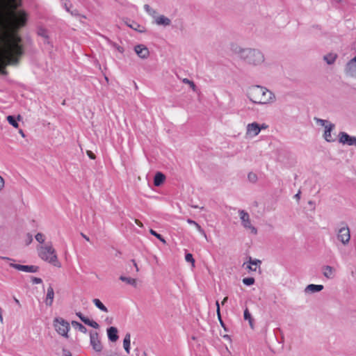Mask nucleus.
<instances>
[{
    "label": "nucleus",
    "instance_id": "nucleus-1",
    "mask_svg": "<svg viewBox=\"0 0 356 356\" xmlns=\"http://www.w3.org/2000/svg\"><path fill=\"white\" fill-rule=\"evenodd\" d=\"M23 54L22 38L17 35H13L0 48V65H17Z\"/></svg>",
    "mask_w": 356,
    "mask_h": 356
},
{
    "label": "nucleus",
    "instance_id": "nucleus-2",
    "mask_svg": "<svg viewBox=\"0 0 356 356\" xmlns=\"http://www.w3.org/2000/svg\"><path fill=\"white\" fill-rule=\"evenodd\" d=\"M249 99L256 104H266L275 99V95L266 88L260 86H252L248 90Z\"/></svg>",
    "mask_w": 356,
    "mask_h": 356
},
{
    "label": "nucleus",
    "instance_id": "nucleus-3",
    "mask_svg": "<svg viewBox=\"0 0 356 356\" xmlns=\"http://www.w3.org/2000/svg\"><path fill=\"white\" fill-rule=\"evenodd\" d=\"M235 52L248 65L257 66L262 64L265 60L264 54L257 49L239 47Z\"/></svg>",
    "mask_w": 356,
    "mask_h": 356
},
{
    "label": "nucleus",
    "instance_id": "nucleus-4",
    "mask_svg": "<svg viewBox=\"0 0 356 356\" xmlns=\"http://www.w3.org/2000/svg\"><path fill=\"white\" fill-rule=\"evenodd\" d=\"M38 255L44 261H47L55 266L60 267L55 249L51 244L41 246L38 249Z\"/></svg>",
    "mask_w": 356,
    "mask_h": 356
},
{
    "label": "nucleus",
    "instance_id": "nucleus-5",
    "mask_svg": "<svg viewBox=\"0 0 356 356\" xmlns=\"http://www.w3.org/2000/svg\"><path fill=\"white\" fill-rule=\"evenodd\" d=\"M54 327L59 334L65 338H68V332L70 330V325L67 321L61 317H56L54 320Z\"/></svg>",
    "mask_w": 356,
    "mask_h": 356
},
{
    "label": "nucleus",
    "instance_id": "nucleus-6",
    "mask_svg": "<svg viewBox=\"0 0 356 356\" xmlns=\"http://www.w3.org/2000/svg\"><path fill=\"white\" fill-rule=\"evenodd\" d=\"M240 218L241 220V225L245 228L250 229L251 232L254 234L257 233V229L251 224L250 216L248 212L244 210L238 211Z\"/></svg>",
    "mask_w": 356,
    "mask_h": 356
},
{
    "label": "nucleus",
    "instance_id": "nucleus-7",
    "mask_svg": "<svg viewBox=\"0 0 356 356\" xmlns=\"http://www.w3.org/2000/svg\"><path fill=\"white\" fill-rule=\"evenodd\" d=\"M90 343L95 352L100 353L103 349V346L99 339V334L97 332H90Z\"/></svg>",
    "mask_w": 356,
    "mask_h": 356
},
{
    "label": "nucleus",
    "instance_id": "nucleus-8",
    "mask_svg": "<svg viewBox=\"0 0 356 356\" xmlns=\"http://www.w3.org/2000/svg\"><path fill=\"white\" fill-rule=\"evenodd\" d=\"M338 239L344 245L348 244L350 239V229L346 225L341 227L337 234Z\"/></svg>",
    "mask_w": 356,
    "mask_h": 356
},
{
    "label": "nucleus",
    "instance_id": "nucleus-9",
    "mask_svg": "<svg viewBox=\"0 0 356 356\" xmlns=\"http://www.w3.org/2000/svg\"><path fill=\"white\" fill-rule=\"evenodd\" d=\"M10 266L18 270L27 273H37L39 270L38 266L33 265L28 266L11 263L10 264Z\"/></svg>",
    "mask_w": 356,
    "mask_h": 356
},
{
    "label": "nucleus",
    "instance_id": "nucleus-10",
    "mask_svg": "<svg viewBox=\"0 0 356 356\" xmlns=\"http://www.w3.org/2000/svg\"><path fill=\"white\" fill-rule=\"evenodd\" d=\"M339 143L343 144H347L348 145H355L356 146V137L351 136L348 135L346 132H340L339 134Z\"/></svg>",
    "mask_w": 356,
    "mask_h": 356
},
{
    "label": "nucleus",
    "instance_id": "nucleus-11",
    "mask_svg": "<svg viewBox=\"0 0 356 356\" xmlns=\"http://www.w3.org/2000/svg\"><path fill=\"white\" fill-rule=\"evenodd\" d=\"M346 72L348 76H356V56L346 64Z\"/></svg>",
    "mask_w": 356,
    "mask_h": 356
},
{
    "label": "nucleus",
    "instance_id": "nucleus-12",
    "mask_svg": "<svg viewBox=\"0 0 356 356\" xmlns=\"http://www.w3.org/2000/svg\"><path fill=\"white\" fill-rule=\"evenodd\" d=\"M134 51L141 58H147L149 55V49L144 44H138L135 46Z\"/></svg>",
    "mask_w": 356,
    "mask_h": 356
},
{
    "label": "nucleus",
    "instance_id": "nucleus-13",
    "mask_svg": "<svg viewBox=\"0 0 356 356\" xmlns=\"http://www.w3.org/2000/svg\"><path fill=\"white\" fill-rule=\"evenodd\" d=\"M261 131L260 125L257 122L248 124L247 126V134L252 136H257Z\"/></svg>",
    "mask_w": 356,
    "mask_h": 356
},
{
    "label": "nucleus",
    "instance_id": "nucleus-14",
    "mask_svg": "<svg viewBox=\"0 0 356 356\" xmlns=\"http://www.w3.org/2000/svg\"><path fill=\"white\" fill-rule=\"evenodd\" d=\"M334 124L332 123H330L328 125L325 126L323 137L327 142L330 143L334 142L335 140V139L331 135V132L334 129Z\"/></svg>",
    "mask_w": 356,
    "mask_h": 356
},
{
    "label": "nucleus",
    "instance_id": "nucleus-15",
    "mask_svg": "<svg viewBox=\"0 0 356 356\" xmlns=\"http://www.w3.org/2000/svg\"><path fill=\"white\" fill-rule=\"evenodd\" d=\"M107 335L111 341L115 342L119 338L118 329L115 327H109L107 329Z\"/></svg>",
    "mask_w": 356,
    "mask_h": 356
},
{
    "label": "nucleus",
    "instance_id": "nucleus-16",
    "mask_svg": "<svg viewBox=\"0 0 356 356\" xmlns=\"http://www.w3.org/2000/svg\"><path fill=\"white\" fill-rule=\"evenodd\" d=\"M54 298V291L53 287L50 285L47 288L45 303L47 306H51Z\"/></svg>",
    "mask_w": 356,
    "mask_h": 356
},
{
    "label": "nucleus",
    "instance_id": "nucleus-17",
    "mask_svg": "<svg viewBox=\"0 0 356 356\" xmlns=\"http://www.w3.org/2000/svg\"><path fill=\"white\" fill-rule=\"evenodd\" d=\"M155 22L157 25H163L167 26L170 25L171 20L164 15H160L155 17Z\"/></svg>",
    "mask_w": 356,
    "mask_h": 356
},
{
    "label": "nucleus",
    "instance_id": "nucleus-18",
    "mask_svg": "<svg viewBox=\"0 0 356 356\" xmlns=\"http://www.w3.org/2000/svg\"><path fill=\"white\" fill-rule=\"evenodd\" d=\"M323 289V286L321 284H311L306 286L305 291V293H315L319 292Z\"/></svg>",
    "mask_w": 356,
    "mask_h": 356
},
{
    "label": "nucleus",
    "instance_id": "nucleus-19",
    "mask_svg": "<svg viewBox=\"0 0 356 356\" xmlns=\"http://www.w3.org/2000/svg\"><path fill=\"white\" fill-rule=\"evenodd\" d=\"M165 176L161 172H157L154 177V184L155 186H161L165 181Z\"/></svg>",
    "mask_w": 356,
    "mask_h": 356
},
{
    "label": "nucleus",
    "instance_id": "nucleus-20",
    "mask_svg": "<svg viewBox=\"0 0 356 356\" xmlns=\"http://www.w3.org/2000/svg\"><path fill=\"white\" fill-rule=\"evenodd\" d=\"M243 318L245 321H248L250 327L254 329V318L247 307L244 310Z\"/></svg>",
    "mask_w": 356,
    "mask_h": 356
},
{
    "label": "nucleus",
    "instance_id": "nucleus-21",
    "mask_svg": "<svg viewBox=\"0 0 356 356\" xmlns=\"http://www.w3.org/2000/svg\"><path fill=\"white\" fill-rule=\"evenodd\" d=\"M130 341H131V334H130V333L128 332L125 334V337L123 340L124 348L125 351L127 352V353H128V354L130 353Z\"/></svg>",
    "mask_w": 356,
    "mask_h": 356
},
{
    "label": "nucleus",
    "instance_id": "nucleus-22",
    "mask_svg": "<svg viewBox=\"0 0 356 356\" xmlns=\"http://www.w3.org/2000/svg\"><path fill=\"white\" fill-rule=\"evenodd\" d=\"M21 115H17V118H15L14 115H8L7 116V120L10 124L13 126L15 128H18L19 124L17 122L18 120H20Z\"/></svg>",
    "mask_w": 356,
    "mask_h": 356
},
{
    "label": "nucleus",
    "instance_id": "nucleus-23",
    "mask_svg": "<svg viewBox=\"0 0 356 356\" xmlns=\"http://www.w3.org/2000/svg\"><path fill=\"white\" fill-rule=\"evenodd\" d=\"M121 281L126 282L127 284L133 286L134 287L137 286V281L134 278L121 275L119 278Z\"/></svg>",
    "mask_w": 356,
    "mask_h": 356
},
{
    "label": "nucleus",
    "instance_id": "nucleus-24",
    "mask_svg": "<svg viewBox=\"0 0 356 356\" xmlns=\"http://www.w3.org/2000/svg\"><path fill=\"white\" fill-rule=\"evenodd\" d=\"M248 263L250 265L247 266V268L250 270L255 271L257 268H253L252 266H257L261 263V261L259 259H252V257H249Z\"/></svg>",
    "mask_w": 356,
    "mask_h": 356
},
{
    "label": "nucleus",
    "instance_id": "nucleus-25",
    "mask_svg": "<svg viewBox=\"0 0 356 356\" xmlns=\"http://www.w3.org/2000/svg\"><path fill=\"white\" fill-rule=\"evenodd\" d=\"M333 272L334 268L330 266H325L323 267V275L327 278H332L333 277Z\"/></svg>",
    "mask_w": 356,
    "mask_h": 356
},
{
    "label": "nucleus",
    "instance_id": "nucleus-26",
    "mask_svg": "<svg viewBox=\"0 0 356 356\" xmlns=\"http://www.w3.org/2000/svg\"><path fill=\"white\" fill-rule=\"evenodd\" d=\"M71 323L73 327H74L75 329H78L82 333L86 334L88 332L87 328L79 322L72 321Z\"/></svg>",
    "mask_w": 356,
    "mask_h": 356
},
{
    "label": "nucleus",
    "instance_id": "nucleus-27",
    "mask_svg": "<svg viewBox=\"0 0 356 356\" xmlns=\"http://www.w3.org/2000/svg\"><path fill=\"white\" fill-rule=\"evenodd\" d=\"M92 302L95 304V305L101 311L105 312H108L106 307L99 299L95 298L92 300Z\"/></svg>",
    "mask_w": 356,
    "mask_h": 356
},
{
    "label": "nucleus",
    "instance_id": "nucleus-28",
    "mask_svg": "<svg viewBox=\"0 0 356 356\" xmlns=\"http://www.w3.org/2000/svg\"><path fill=\"white\" fill-rule=\"evenodd\" d=\"M144 9L149 15H151L154 18L156 17V15L157 13L156 11L152 8L148 4H145L144 6Z\"/></svg>",
    "mask_w": 356,
    "mask_h": 356
},
{
    "label": "nucleus",
    "instance_id": "nucleus-29",
    "mask_svg": "<svg viewBox=\"0 0 356 356\" xmlns=\"http://www.w3.org/2000/svg\"><path fill=\"white\" fill-rule=\"evenodd\" d=\"M149 233L152 235V236H154L156 238H158L160 241H161L163 243H165L166 241L165 240V238L163 237V236L159 233H157L156 231H154V229H150L149 230Z\"/></svg>",
    "mask_w": 356,
    "mask_h": 356
},
{
    "label": "nucleus",
    "instance_id": "nucleus-30",
    "mask_svg": "<svg viewBox=\"0 0 356 356\" xmlns=\"http://www.w3.org/2000/svg\"><path fill=\"white\" fill-rule=\"evenodd\" d=\"M336 58V55L329 54L324 56V60L327 62V64L331 65L334 63Z\"/></svg>",
    "mask_w": 356,
    "mask_h": 356
},
{
    "label": "nucleus",
    "instance_id": "nucleus-31",
    "mask_svg": "<svg viewBox=\"0 0 356 356\" xmlns=\"http://www.w3.org/2000/svg\"><path fill=\"white\" fill-rule=\"evenodd\" d=\"M18 17H19V22H17L18 25L20 26H24L26 24V17L25 14L20 13L18 14Z\"/></svg>",
    "mask_w": 356,
    "mask_h": 356
},
{
    "label": "nucleus",
    "instance_id": "nucleus-32",
    "mask_svg": "<svg viewBox=\"0 0 356 356\" xmlns=\"http://www.w3.org/2000/svg\"><path fill=\"white\" fill-rule=\"evenodd\" d=\"M86 325H88V326H90L93 328H95V329H98L99 327V324L95 322V321L93 320H90V318H87L86 321L85 322Z\"/></svg>",
    "mask_w": 356,
    "mask_h": 356
},
{
    "label": "nucleus",
    "instance_id": "nucleus-33",
    "mask_svg": "<svg viewBox=\"0 0 356 356\" xmlns=\"http://www.w3.org/2000/svg\"><path fill=\"white\" fill-rule=\"evenodd\" d=\"M255 280L254 277H248L243 279V283L246 286H251L254 284Z\"/></svg>",
    "mask_w": 356,
    "mask_h": 356
},
{
    "label": "nucleus",
    "instance_id": "nucleus-34",
    "mask_svg": "<svg viewBox=\"0 0 356 356\" xmlns=\"http://www.w3.org/2000/svg\"><path fill=\"white\" fill-rule=\"evenodd\" d=\"M185 259L187 262L191 263L193 266H195V259L191 253H188V252L186 253Z\"/></svg>",
    "mask_w": 356,
    "mask_h": 356
},
{
    "label": "nucleus",
    "instance_id": "nucleus-35",
    "mask_svg": "<svg viewBox=\"0 0 356 356\" xmlns=\"http://www.w3.org/2000/svg\"><path fill=\"white\" fill-rule=\"evenodd\" d=\"M62 5L67 12H70L72 3L68 0H61Z\"/></svg>",
    "mask_w": 356,
    "mask_h": 356
},
{
    "label": "nucleus",
    "instance_id": "nucleus-36",
    "mask_svg": "<svg viewBox=\"0 0 356 356\" xmlns=\"http://www.w3.org/2000/svg\"><path fill=\"white\" fill-rule=\"evenodd\" d=\"M248 180L252 183H255L257 180V175L254 172H249L248 175Z\"/></svg>",
    "mask_w": 356,
    "mask_h": 356
},
{
    "label": "nucleus",
    "instance_id": "nucleus-37",
    "mask_svg": "<svg viewBox=\"0 0 356 356\" xmlns=\"http://www.w3.org/2000/svg\"><path fill=\"white\" fill-rule=\"evenodd\" d=\"M35 238L36 241L40 243H43L44 241V236L42 233H38L35 235Z\"/></svg>",
    "mask_w": 356,
    "mask_h": 356
},
{
    "label": "nucleus",
    "instance_id": "nucleus-38",
    "mask_svg": "<svg viewBox=\"0 0 356 356\" xmlns=\"http://www.w3.org/2000/svg\"><path fill=\"white\" fill-rule=\"evenodd\" d=\"M76 315L79 318V319L85 323L88 317L85 316L81 312H79L76 313Z\"/></svg>",
    "mask_w": 356,
    "mask_h": 356
},
{
    "label": "nucleus",
    "instance_id": "nucleus-39",
    "mask_svg": "<svg viewBox=\"0 0 356 356\" xmlns=\"http://www.w3.org/2000/svg\"><path fill=\"white\" fill-rule=\"evenodd\" d=\"M128 26L130 28L133 29L134 30L138 31L139 32H142L141 30L138 29V28L140 27V25L136 22H133V23L131 24H128Z\"/></svg>",
    "mask_w": 356,
    "mask_h": 356
},
{
    "label": "nucleus",
    "instance_id": "nucleus-40",
    "mask_svg": "<svg viewBox=\"0 0 356 356\" xmlns=\"http://www.w3.org/2000/svg\"><path fill=\"white\" fill-rule=\"evenodd\" d=\"M197 231L201 234H202L206 238H207V234H206V232H204V230L202 228V227L197 223L196 225H195Z\"/></svg>",
    "mask_w": 356,
    "mask_h": 356
},
{
    "label": "nucleus",
    "instance_id": "nucleus-41",
    "mask_svg": "<svg viewBox=\"0 0 356 356\" xmlns=\"http://www.w3.org/2000/svg\"><path fill=\"white\" fill-rule=\"evenodd\" d=\"M315 120L316 121V122H317L318 124H319L320 125L323 126V127H325V126H326V125H325V124H326V123H327V120H322V119H319V118H315Z\"/></svg>",
    "mask_w": 356,
    "mask_h": 356
},
{
    "label": "nucleus",
    "instance_id": "nucleus-42",
    "mask_svg": "<svg viewBox=\"0 0 356 356\" xmlns=\"http://www.w3.org/2000/svg\"><path fill=\"white\" fill-rule=\"evenodd\" d=\"M86 154H87V155L89 156V158H90V159H95L96 156H95V154L92 151H90V150H88V151L86 152Z\"/></svg>",
    "mask_w": 356,
    "mask_h": 356
},
{
    "label": "nucleus",
    "instance_id": "nucleus-43",
    "mask_svg": "<svg viewBox=\"0 0 356 356\" xmlns=\"http://www.w3.org/2000/svg\"><path fill=\"white\" fill-rule=\"evenodd\" d=\"M32 282L33 284H40L42 282V280L41 278H39V277H33Z\"/></svg>",
    "mask_w": 356,
    "mask_h": 356
},
{
    "label": "nucleus",
    "instance_id": "nucleus-44",
    "mask_svg": "<svg viewBox=\"0 0 356 356\" xmlns=\"http://www.w3.org/2000/svg\"><path fill=\"white\" fill-rule=\"evenodd\" d=\"M216 305L217 316H218V317H220V304L218 300L216 302Z\"/></svg>",
    "mask_w": 356,
    "mask_h": 356
},
{
    "label": "nucleus",
    "instance_id": "nucleus-45",
    "mask_svg": "<svg viewBox=\"0 0 356 356\" xmlns=\"http://www.w3.org/2000/svg\"><path fill=\"white\" fill-rule=\"evenodd\" d=\"M186 80L187 81V83H188L191 86V87L192 88V89L195 90L196 86L194 83V82L188 80V79H186Z\"/></svg>",
    "mask_w": 356,
    "mask_h": 356
},
{
    "label": "nucleus",
    "instance_id": "nucleus-46",
    "mask_svg": "<svg viewBox=\"0 0 356 356\" xmlns=\"http://www.w3.org/2000/svg\"><path fill=\"white\" fill-rule=\"evenodd\" d=\"M72 16H80L79 11L76 9H74L73 10H70V12H69Z\"/></svg>",
    "mask_w": 356,
    "mask_h": 356
},
{
    "label": "nucleus",
    "instance_id": "nucleus-47",
    "mask_svg": "<svg viewBox=\"0 0 356 356\" xmlns=\"http://www.w3.org/2000/svg\"><path fill=\"white\" fill-rule=\"evenodd\" d=\"M63 352L64 356H72V353H70V351L67 349L63 348Z\"/></svg>",
    "mask_w": 356,
    "mask_h": 356
},
{
    "label": "nucleus",
    "instance_id": "nucleus-48",
    "mask_svg": "<svg viewBox=\"0 0 356 356\" xmlns=\"http://www.w3.org/2000/svg\"><path fill=\"white\" fill-rule=\"evenodd\" d=\"M219 321H220V323L221 325V326L225 329L226 330V327H225V325L222 319V317H221V314H220V317H218Z\"/></svg>",
    "mask_w": 356,
    "mask_h": 356
},
{
    "label": "nucleus",
    "instance_id": "nucleus-49",
    "mask_svg": "<svg viewBox=\"0 0 356 356\" xmlns=\"http://www.w3.org/2000/svg\"><path fill=\"white\" fill-rule=\"evenodd\" d=\"M187 222H188V224H190V225H195V226L197 224V222H196L195 220H192V219H191V218H188V219L187 220Z\"/></svg>",
    "mask_w": 356,
    "mask_h": 356
},
{
    "label": "nucleus",
    "instance_id": "nucleus-50",
    "mask_svg": "<svg viewBox=\"0 0 356 356\" xmlns=\"http://www.w3.org/2000/svg\"><path fill=\"white\" fill-rule=\"evenodd\" d=\"M4 185V180L0 176V191L2 189Z\"/></svg>",
    "mask_w": 356,
    "mask_h": 356
},
{
    "label": "nucleus",
    "instance_id": "nucleus-51",
    "mask_svg": "<svg viewBox=\"0 0 356 356\" xmlns=\"http://www.w3.org/2000/svg\"><path fill=\"white\" fill-rule=\"evenodd\" d=\"M81 236L85 238L87 241H90L89 237H88L86 234L83 233H81Z\"/></svg>",
    "mask_w": 356,
    "mask_h": 356
},
{
    "label": "nucleus",
    "instance_id": "nucleus-52",
    "mask_svg": "<svg viewBox=\"0 0 356 356\" xmlns=\"http://www.w3.org/2000/svg\"><path fill=\"white\" fill-rule=\"evenodd\" d=\"M131 261L133 262L134 266V267H135V268H136V271H138V270H139V269H138V265H137V264H136V261H135L134 259H132V260H131Z\"/></svg>",
    "mask_w": 356,
    "mask_h": 356
},
{
    "label": "nucleus",
    "instance_id": "nucleus-53",
    "mask_svg": "<svg viewBox=\"0 0 356 356\" xmlns=\"http://www.w3.org/2000/svg\"><path fill=\"white\" fill-rule=\"evenodd\" d=\"M294 197L296 198L297 200H299L300 197V191H298V193H296L295 195H294Z\"/></svg>",
    "mask_w": 356,
    "mask_h": 356
},
{
    "label": "nucleus",
    "instance_id": "nucleus-54",
    "mask_svg": "<svg viewBox=\"0 0 356 356\" xmlns=\"http://www.w3.org/2000/svg\"><path fill=\"white\" fill-rule=\"evenodd\" d=\"M136 223L140 227L143 226V223L139 220H136Z\"/></svg>",
    "mask_w": 356,
    "mask_h": 356
},
{
    "label": "nucleus",
    "instance_id": "nucleus-55",
    "mask_svg": "<svg viewBox=\"0 0 356 356\" xmlns=\"http://www.w3.org/2000/svg\"><path fill=\"white\" fill-rule=\"evenodd\" d=\"M27 236L29 238V241H28L27 244H29L32 241V240H33L32 236L30 234H28Z\"/></svg>",
    "mask_w": 356,
    "mask_h": 356
},
{
    "label": "nucleus",
    "instance_id": "nucleus-56",
    "mask_svg": "<svg viewBox=\"0 0 356 356\" xmlns=\"http://www.w3.org/2000/svg\"><path fill=\"white\" fill-rule=\"evenodd\" d=\"M117 49H118V51H120V52H121V53H122V52L124 51V49H123V47H120V46H118V47H117Z\"/></svg>",
    "mask_w": 356,
    "mask_h": 356
},
{
    "label": "nucleus",
    "instance_id": "nucleus-57",
    "mask_svg": "<svg viewBox=\"0 0 356 356\" xmlns=\"http://www.w3.org/2000/svg\"><path fill=\"white\" fill-rule=\"evenodd\" d=\"M228 300V297H225L223 300L222 301V305H225Z\"/></svg>",
    "mask_w": 356,
    "mask_h": 356
},
{
    "label": "nucleus",
    "instance_id": "nucleus-58",
    "mask_svg": "<svg viewBox=\"0 0 356 356\" xmlns=\"http://www.w3.org/2000/svg\"><path fill=\"white\" fill-rule=\"evenodd\" d=\"M14 300L19 307H21L19 301L16 298H14Z\"/></svg>",
    "mask_w": 356,
    "mask_h": 356
},
{
    "label": "nucleus",
    "instance_id": "nucleus-59",
    "mask_svg": "<svg viewBox=\"0 0 356 356\" xmlns=\"http://www.w3.org/2000/svg\"><path fill=\"white\" fill-rule=\"evenodd\" d=\"M267 127L268 126L266 125L265 124H262L261 126H260L261 130L263 129H266Z\"/></svg>",
    "mask_w": 356,
    "mask_h": 356
},
{
    "label": "nucleus",
    "instance_id": "nucleus-60",
    "mask_svg": "<svg viewBox=\"0 0 356 356\" xmlns=\"http://www.w3.org/2000/svg\"><path fill=\"white\" fill-rule=\"evenodd\" d=\"M1 259H4V260H13L12 259H10L9 257H1Z\"/></svg>",
    "mask_w": 356,
    "mask_h": 356
},
{
    "label": "nucleus",
    "instance_id": "nucleus-61",
    "mask_svg": "<svg viewBox=\"0 0 356 356\" xmlns=\"http://www.w3.org/2000/svg\"><path fill=\"white\" fill-rule=\"evenodd\" d=\"M0 321L2 323L3 322V316H2V313L0 314Z\"/></svg>",
    "mask_w": 356,
    "mask_h": 356
},
{
    "label": "nucleus",
    "instance_id": "nucleus-62",
    "mask_svg": "<svg viewBox=\"0 0 356 356\" xmlns=\"http://www.w3.org/2000/svg\"><path fill=\"white\" fill-rule=\"evenodd\" d=\"M19 133H20V134H22V136L23 137H24V132H23V131H22V130H20V131H19Z\"/></svg>",
    "mask_w": 356,
    "mask_h": 356
},
{
    "label": "nucleus",
    "instance_id": "nucleus-63",
    "mask_svg": "<svg viewBox=\"0 0 356 356\" xmlns=\"http://www.w3.org/2000/svg\"><path fill=\"white\" fill-rule=\"evenodd\" d=\"M81 3L84 4L85 0H78Z\"/></svg>",
    "mask_w": 356,
    "mask_h": 356
},
{
    "label": "nucleus",
    "instance_id": "nucleus-64",
    "mask_svg": "<svg viewBox=\"0 0 356 356\" xmlns=\"http://www.w3.org/2000/svg\"><path fill=\"white\" fill-rule=\"evenodd\" d=\"M1 74H7V72L6 70H2L1 71Z\"/></svg>",
    "mask_w": 356,
    "mask_h": 356
}]
</instances>
